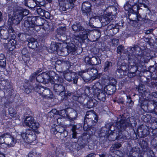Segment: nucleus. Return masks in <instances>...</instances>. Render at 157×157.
<instances>
[{
	"label": "nucleus",
	"instance_id": "29",
	"mask_svg": "<svg viewBox=\"0 0 157 157\" xmlns=\"http://www.w3.org/2000/svg\"><path fill=\"white\" fill-rule=\"evenodd\" d=\"M36 74V73H33L31 76V77H32V78L31 80H33V79H34V78L35 77Z\"/></svg>",
	"mask_w": 157,
	"mask_h": 157
},
{
	"label": "nucleus",
	"instance_id": "28",
	"mask_svg": "<svg viewBox=\"0 0 157 157\" xmlns=\"http://www.w3.org/2000/svg\"><path fill=\"white\" fill-rule=\"evenodd\" d=\"M60 10H61L65 11L66 10V8L65 6H63V7L62 8V7H61L60 8Z\"/></svg>",
	"mask_w": 157,
	"mask_h": 157
},
{
	"label": "nucleus",
	"instance_id": "1",
	"mask_svg": "<svg viewBox=\"0 0 157 157\" xmlns=\"http://www.w3.org/2000/svg\"><path fill=\"white\" fill-rule=\"evenodd\" d=\"M22 140L21 142L25 146L27 147V145L35 140L36 136L33 130L30 129L24 130L21 134Z\"/></svg>",
	"mask_w": 157,
	"mask_h": 157
},
{
	"label": "nucleus",
	"instance_id": "18",
	"mask_svg": "<svg viewBox=\"0 0 157 157\" xmlns=\"http://www.w3.org/2000/svg\"><path fill=\"white\" fill-rule=\"evenodd\" d=\"M36 80L38 82H40L44 83V79H43L42 76V74L41 75H39L36 76Z\"/></svg>",
	"mask_w": 157,
	"mask_h": 157
},
{
	"label": "nucleus",
	"instance_id": "11",
	"mask_svg": "<svg viewBox=\"0 0 157 157\" xmlns=\"http://www.w3.org/2000/svg\"><path fill=\"white\" fill-rule=\"evenodd\" d=\"M86 117L90 118L93 120H94L95 122L98 121V117L97 114L94 113L89 112L86 114Z\"/></svg>",
	"mask_w": 157,
	"mask_h": 157
},
{
	"label": "nucleus",
	"instance_id": "38",
	"mask_svg": "<svg viewBox=\"0 0 157 157\" xmlns=\"http://www.w3.org/2000/svg\"><path fill=\"white\" fill-rule=\"evenodd\" d=\"M71 95V94H69V95Z\"/></svg>",
	"mask_w": 157,
	"mask_h": 157
},
{
	"label": "nucleus",
	"instance_id": "12",
	"mask_svg": "<svg viewBox=\"0 0 157 157\" xmlns=\"http://www.w3.org/2000/svg\"><path fill=\"white\" fill-rule=\"evenodd\" d=\"M16 45V41L13 39L10 40L8 48L10 51H13L15 48Z\"/></svg>",
	"mask_w": 157,
	"mask_h": 157
},
{
	"label": "nucleus",
	"instance_id": "24",
	"mask_svg": "<svg viewBox=\"0 0 157 157\" xmlns=\"http://www.w3.org/2000/svg\"><path fill=\"white\" fill-rule=\"evenodd\" d=\"M123 48V47L122 45L119 46L117 48V52L118 53H120Z\"/></svg>",
	"mask_w": 157,
	"mask_h": 157
},
{
	"label": "nucleus",
	"instance_id": "2",
	"mask_svg": "<svg viewBox=\"0 0 157 157\" xmlns=\"http://www.w3.org/2000/svg\"><path fill=\"white\" fill-rule=\"evenodd\" d=\"M23 124L24 126L29 127L33 130H36L39 126V123L35 122L33 117L30 116L26 117Z\"/></svg>",
	"mask_w": 157,
	"mask_h": 157
},
{
	"label": "nucleus",
	"instance_id": "40",
	"mask_svg": "<svg viewBox=\"0 0 157 157\" xmlns=\"http://www.w3.org/2000/svg\"><path fill=\"white\" fill-rule=\"evenodd\" d=\"M92 0V1H95L96 0Z\"/></svg>",
	"mask_w": 157,
	"mask_h": 157
},
{
	"label": "nucleus",
	"instance_id": "34",
	"mask_svg": "<svg viewBox=\"0 0 157 157\" xmlns=\"http://www.w3.org/2000/svg\"><path fill=\"white\" fill-rule=\"evenodd\" d=\"M64 78H65L68 81H69V80H71V78H67L66 77V75H65L64 76Z\"/></svg>",
	"mask_w": 157,
	"mask_h": 157
},
{
	"label": "nucleus",
	"instance_id": "33",
	"mask_svg": "<svg viewBox=\"0 0 157 157\" xmlns=\"http://www.w3.org/2000/svg\"><path fill=\"white\" fill-rule=\"evenodd\" d=\"M2 13L1 12H0V21H1L2 20Z\"/></svg>",
	"mask_w": 157,
	"mask_h": 157
},
{
	"label": "nucleus",
	"instance_id": "36",
	"mask_svg": "<svg viewBox=\"0 0 157 157\" xmlns=\"http://www.w3.org/2000/svg\"><path fill=\"white\" fill-rule=\"evenodd\" d=\"M74 82L75 83H77V80L74 81Z\"/></svg>",
	"mask_w": 157,
	"mask_h": 157
},
{
	"label": "nucleus",
	"instance_id": "21",
	"mask_svg": "<svg viewBox=\"0 0 157 157\" xmlns=\"http://www.w3.org/2000/svg\"><path fill=\"white\" fill-rule=\"evenodd\" d=\"M15 18H16V17H15L14 18V19L13 20V22L14 23H19V21H20L21 20V19H22V16L21 15H19V16L17 17V19L16 20V21H17L18 20V21H17V22L16 23L15 21Z\"/></svg>",
	"mask_w": 157,
	"mask_h": 157
},
{
	"label": "nucleus",
	"instance_id": "39",
	"mask_svg": "<svg viewBox=\"0 0 157 157\" xmlns=\"http://www.w3.org/2000/svg\"><path fill=\"white\" fill-rule=\"evenodd\" d=\"M26 22H25V23H26Z\"/></svg>",
	"mask_w": 157,
	"mask_h": 157
},
{
	"label": "nucleus",
	"instance_id": "7",
	"mask_svg": "<svg viewBox=\"0 0 157 157\" xmlns=\"http://www.w3.org/2000/svg\"><path fill=\"white\" fill-rule=\"evenodd\" d=\"M82 11L83 13L87 14L91 11L90 5L89 2H85L83 3L82 6Z\"/></svg>",
	"mask_w": 157,
	"mask_h": 157
},
{
	"label": "nucleus",
	"instance_id": "6",
	"mask_svg": "<svg viewBox=\"0 0 157 157\" xmlns=\"http://www.w3.org/2000/svg\"><path fill=\"white\" fill-rule=\"evenodd\" d=\"M93 18L95 19H99L103 25H107L110 22V16H103V17H101V18L98 16L94 17L92 18H91L90 20H92Z\"/></svg>",
	"mask_w": 157,
	"mask_h": 157
},
{
	"label": "nucleus",
	"instance_id": "15",
	"mask_svg": "<svg viewBox=\"0 0 157 157\" xmlns=\"http://www.w3.org/2000/svg\"><path fill=\"white\" fill-rule=\"evenodd\" d=\"M10 114L12 117H14L16 119L18 117V116L17 114L14 111V109L13 108H10L9 110Z\"/></svg>",
	"mask_w": 157,
	"mask_h": 157
},
{
	"label": "nucleus",
	"instance_id": "30",
	"mask_svg": "<svg viewBox=\"0 0 157 157\" xmlns=\"http://www.w3.org/2000/svg\"><path fill=\"white\" fill-rule=\"evenodd\" d=\"M152 31V30L151 29H150L149 30H148L146 32V33L147 34H149Z\"/></svg>",
	"mask_w": 157,
	"mask_h": 157
},
{
	"label": "nucleus",
	"instance_id": "37",
	"mask_svg": "<svg viewBox=\"0 0 157 157\" xmlns=\"http://www.w3.org/2000/svg\"><path fill=\"white\" fill-rule=\"evenodd\" d=\"M65 111L64 110H63V113H65Z\"/></svg>",
	"mask_w": 157,
	"mask_h": 157
},
{
	"label": "nucleus",
	"instance_id": "22",
	"mask_svg": "<svg viewBox=\"0 0 157 157\" xmlns=\"http://www.w3.org/2000/svg\"><path fill=\"white\" fill-rule=\"evenodd\" d=\"M75 126H74L73 127V128L72 129V131L73 132V138H75V136H76V133L75 132Z\"/></svg>",
	"mask_w": 157,
	"mask_h": 157
},
{
	"label": "nucleus",
	"instance_id": "23",
	"mask_svg": "<svg viewBox=\"0 0 157 157\" xmlns=\"http://www.w3.org/2000/svg\"><path fill=\"white\" fill-rule=\"evenodd\" d=\"M59 44L60 46L62 47L63 48H67L68 45L66 43H59Z\"/></svg>",
	"mask_w": 157,
	"mask_h": 157
},
{
	"label": "nucleus",
	"instance_id": "26",
	"mask_svg": "<svg viewBox=\"0 0 157 157\" xmlns=\"http://www.w3.org/2000/svg\"><path fill=\"white\" fill-rule=\"evenodd\" d=\"M121 146V144H120L118 143L115 145L114 147L116 148H119Z\"/></svg>",
	"mask_w": 157,
	"mask_h": 157
},
{
	"label": "nucleus",
	"instance_id": "16",
	"mask_svg": "<svg viewBox=\"0 0 157 157\" xmlns=\"http://www.w3.org/2000/svg\"><path fill=\"white\" fill-rule=\"evenodd\" d=\"M29 157H40V154L39 153L36 152H30L28 155Z\"/></svg>",
	"mask_w": 157,
	"mask_h": 157
},
{
	"label": "nucleus",
	"instance_id": "10",
	"mask_svg": "<svg viewBox=\"0 0 157 157\" xmlns=\"http://www.w3.org/2000/svg\"><path fill=\"white\" fill-rule=\"evenodd\" d=\"M28 46L29 48L32 49L35 48L37 46V41L34 38H31L29 42Z\"/></svg>",
	"mask_w": 157,
	"mask_h": 157
},
{
	"label": "nucleus",
	"instance_id": "13",
	"mask_svg": "<svg viewBox=\"0 0 157 157\" xmlns=\"http://www.w3.org/2000/svg\"><path fill=\"white\" fill-rule=\"evenodd\" d=\"M6 65V59L5 56L2 54L0 55V67H5Z\"/></svg>",
	"mask_w": 157,
	"mask_h": 157
},
{
	"label": "nucleus",
	"instance_id": "35",
	"mask_svg": "<svg viewBox=\"0 0 157 157\" xmlns=\"http://www.w3.org/2000/svg\"><path fill=\"white\" fill-rule=\"evenodd\" d=\"M99 156L100 157H103L104 156V154H101V155H99Z\"/></svg>",
	"mask_w": 157,
	"mask_h": 157
},
{
	"label": "nucleus",
	"instance_id": "5",
	"mask_svg": "<svg viewBox=\"0 0 157 157\" xmlns=\"http://www.w3.org/2000/svg\"><path fill=\"white\" fill-rule=\"evenodd\" d=\"M102 86L98 82L96 83L92 88L93 93L97 96L102 92Z\"/></svg>",
	"mask_w": 157,
	"mask_h": 157
},
{
	"label": "nucleus",
	"instance_id": "25",
	"mask_svg": "<svg viewBox=\"0 0 157 157\" xmlns=\"http://www.w3.org/2000/svg\"><path fill=\"white\" fill-rule=\"evenodd\" d=\"M95 154L94 153H91L87 155L86 157H94Z\"/></svg>",
	"mask_w": 157,
	"mask_h": 157
},
{
	"label": "nucleus",
	"instance_id": "19",
	"mask_svg": "<svg viewBox=\"0 0 157 157\" xmlns=\"http://www.w3.org/2000/svg\"><path fill=\"white\" fill-rule=\"evenodd\" d=\"M30 86H26L25 85L24 86L25 88V91L27 94H29L31 92V90L30 89Z\"/></svg>",
	"mask_w": 157,
	"mask_h": 157
},
{
	"label": "nucleus",
	"instance_id": "14",
	"mask_svg": "<svg viewBox=\"0 0 157 157\" xmlns=\"http://www.w3.org/2000/svg\"><path fill=\"white\" fill-rule=\"evenodd\" d=\"M7 134V133L4 134L0 136V144H1V147L3 148L5 146V145H3V144L6 143L5 141Z\"/></svg>",
	"mask_w": 157,
	"mask_h": 157
},
{
	"label": "nucleus",
	"instance_id": "4",
	"mask_svg": "<svg viewBox=\"0 0 157 157\" xmlns=\"http://www.w3.org/2000/svg\"><path fill=\"white\" fill-rule=\"evenodd\" d=\"M6 136L5 141L6 143L3 144V145H5L3 148L13 146L16 143V140L10 135L8 134H7V136Z\"/></svg>",
	"mask_w": 157,
	"mask_h": 157
},
{
	"label": "nucleus",
	"instance_id": "20",
	"mask_svg": "<svg viewBox=\"0 0 157 157\" xmlns=\"http://www.w3.org/2000/svg\"><path fill=\"white\" fill-rule=\"evenodd\" d=\"M111 64L110 62H106L104 69V71H106L108 70L109 67L111 65Z\"/></svg>",
	"mask_w": 157,
	"mask_h": 157
},
{
	"label": "nucleus",
	"instance_id": "32",
	"mask_svg": "<svg viewBox=\"0 0 157 157\" xmlns=\"http://www.w3.org/2000/svg\"><path fill=\"white\" fill-rule=\"evenodd\" d=\"M0 157H5V156L3 153H0Z\"/></svg>",
	"mask_w": 157,
	"mask_h": 157
},
{
	"label": "nucleus",
	"instance_id": "17",
	"mask_svg": "<svg viewBox=\"0 0 157 157\" xmlns=\"http://www.w3.org/2000/svg\"><path fill=\"white\" fill-rule=\"evenodd\" d=\"M72 29L75 31H82L83 29L82 26H79L78 28L77 25H73L72 26Z\"/></svg>",
	"mask_w": 157,
	"mask_h": 157
},
{
	"label": "nucleus",
	"instance_id": "3",
	"mask_svg": "<svg viewBox=\"0 0 157 157\" xmlns=\"http://www.w3.org/2000/svg\"><path fill=\"white\" fill-rule=\"evenodd\" d=\"M34 89L39 94H42L44 96L51 98L53 97L52 93L48 89H44L43 87L36 86L34 87Z\"/></svg>",
	"mask_w": 157,
	"mask_h": 157
},
{
	"label": "nucleus",
	"instance_id": "27",
	"mask_svg": "<svg viewBox=\"0 0 157 157\" xmlns=\"http://www.w3.org/2000/svg\"><path fill=\"white\" fill-rule=\"evenodd\" d=\"M95 58L97 62H98V64H99L101 63V61L99 58L95 57Z\"/></svg>",
	"mask_w": 157,
	"mask_h": 157
},
{
	"label": "nucleus",
	"instance_id": "9",
	"mask_svg": "<svg viewBox=\"0 0 157 157\" xmlns=\"http://www.w3.org/2000/svg\"><path fill=\"white\" fill-rule=\"evenodd\" d=\"M22 58L25 62H27L30 59L29 53L26 48H23L21 51Z\"/></svg>",
	"mask_w": 157,
	"mask_h": 157
},
{
	"label": "nucleus",
	"instance_id": "8",
	"mask_svg": "<svg viewBox=\"0 0 157 157\" xmlns=\"http://www.w3.org/2000/svg\"><path fill=\"white\" fill-rule=\"evenodd\" d=\"M42 76L43 79H44V83H46L49 82H50L52 83H54V81L53 80V77H50L47 73L45 72L42 73Z\"/></svg>",
	"mask_w": 157,
	"mask_h": 157
},
{
	"label": "nucleus",
	"instance_id": "31",
	"mask_svg": "<svg viewBox=\"0 0 157 157\" xmlns=\"http://www.w3.org/2000/svg\"><path fill=\"white\" fill-rule=\"evenodd\" d=\"M128 4H126V5H125L124 6V9L126 10H128L127 9V7H128Z\"/></svg>",
	"mask_w": 157,
	"mask_h": 157
}]
</instances>
